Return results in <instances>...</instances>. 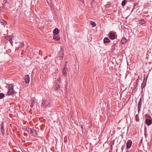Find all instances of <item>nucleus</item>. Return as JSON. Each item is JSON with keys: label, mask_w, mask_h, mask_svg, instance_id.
<instances>
[{"label": "nucleus", "mask_w": 152, "mask_h": 152, "mask_svg": "<svg viewBox=\"0 0 152 152\" xmlns=\"http://www.w3.org/2000/svg\"><path fill=\"white\" fill-rule=\"evenodd\" d=\"M14 36L13 35L11 36H6L5 38L7 40H9L11 44H12L13 42L12 41V39H13V37Z\"/></svg>", "instance_id": "nucleus-4"}, {"label": "nucleus", "mask_w": 152, "mask_h": 152, "mask_svg": "<svg viewBox=\"0 0 152 152\" xmlns=\"http://www.w3.org/2000/svg\"><path fill=\"white\" fill-rule=\"evenodd\" d=\"M145 135H146V134H145Z\"/></svg>", "instance_id": "nucleus-38"}, {"label": "nucleus", "mask_w": 152, "mask_h": 152, "mask_svg": "<svg viewBox=\"0 0 152 152\" xmlns=\"http://www.w3.org/2000/svg\"><path fill=\"white\" fill-rule=\"evenodd\" d=\"M139 23L143 26H145V22L144 20L143 19H141L139 20Z\"/></svg>", "instance_id": "nucleus-10"}, {"label": "nucleus", "mask_w": 152, "mask_h": 152, "mask_svg": "<svg viewBox=\"0 0 152 152\" xmlns=\"http://www.w3.org/2000/svg\"><path fill=\"white\" fill-rule=\"evenodd\" d=\"M59 31L58 28H55L53 31V33L54 34H59Z\"/></svg>", "instance_id": "nucleus-12"}, {"label": "nucleus", "mask_w": 152, "mask_h": 152, "mask_svg": "<svg viewBox=\"0 0 152 152\" xmlns=\"http://www.w3.org/2000/svg\"><path fill=\"white\" fill-rule=\"evenodd\" d=\"M107 115L108 116V118H110V117H111V115L110 114V112H107Z\"/></svg>", "instance_id": "nucleus-27"}, {"label": "nucleus", "mask_w": 152, "mask_h": 152, "mask_svg": "<svg viewBox=\"0 0 152 152\" xmlns=\"http://www.w3.org/2000/svg\"><path fill=\"white\" fill-rule=\"evenodd\" d=\"M145 135H146V134H145Z\"/></svg>", "instance_id": "nucleus-39"}, {"label": "nucleus", "mask_w": 152, "mask_h": 152, "mask_svg": "<svg viewBox=\"0 0 152 152\" xmlns=\"http://www.w3.org/2000/svg\"><path fill=\"white\" fill-rule=\"evenodd\" d=\"M123 148H123V146L121 148V150L123 151Z\"/></svg>", "instance_id": "nucleus-32"}, {"label": "nucleus", "mask_w": 152, "mask_h": 152, "mask_svg": "<svg viewBox=\"0 0 152 152\" xmlns=\"http://www.w3.org/2000/svg\"><path fill=\"white\" fill-rule=\"evenodd\" d=\"M32 129H31L29 128H26V130L30 134L32 132Z\"/></svg>", "instance_id": "nucleus-22"}, {"label": "nucleus", "mask_w": 152, "mask_h": 152, "mask_svg": "<svg viewBox=\"0 0 152 152\" xmlns=\"http://www.w3.org/2000/svg\"><path fill=\"white\" fill-rule=\"evenodd\" d=\"M49 6H50V8L51 9V10H53V11L55 10H54V7L53 5V4H51Z\"/></svg>", "instance_id": "nucleus-23"}, {"label": "nucleus", "mask_w": 152, "mask_h": 152, "mask_svg": "<svg viewBox=\"0 0 152 152\" xmlns=\"http://www.w3.org/2000/svg\"><path fill=\"white\" fill-rule=\"evenodd\" d=\"M80 1L82 2L83 1V0H80Z\"/></svg>", "instance_id": "nucleus-33"}, {"label": "nucleus", "mask_w": 152, "mask_h": 152, "mask_svg": "<svg viewBox=\"0 0 152 152\" xmlns=\"http://www.w3.org/2000/svg\"><path fill=\"white\" fill-rule=\"evenodd\" d=\"M59 57L61 58H63L64 55V53L62 51H60L59 52Z\"/></svg>", "instance_id": "nucleus-19"}, {"label": "nucleus", "mask_w": 152, "mask_h": 152, "mask_svg": "<svg viewBox=\"0 0 152 152\" xmlns=\"http://www.w3.org/2000/svg\"><path fill=\"white\" fill-rule=\"evenodd\" d=\"M42 105L43 108H47L50 106V102L49 100L43 99Z\"/></svg>", "instance_id": "nucleus-1"}, {"label": "nucleus", "mask_w": 152, "mask_h": 152, "mask_svg": "<svg viewBox=\"0 0 152 152\" xmlns=\"http://www.w3.org/2000/svg\"><path fill=\"white\" fill-rule=\"evenodd\" d=\"M127 40L126 38L123 37L121 40V42L122 44L125 45L127 42Z\"/></svg>", "instance_id": "nucleus-9"}, {"label": "nucleus", "mask_w": 152, "mask_h": 152, "mask_svg": "<svg viewBox=\"0 0 152 152\" xmlns=\"http://www.w3.org/2000/svg\"><path fill=\"white\" fill-rule=\"evenodd\" d=\"M4 96V94L3 93H0V99H2Z\"/></svg>", "instance_id": "nucleus-25"}, {"label": "nucleus", "mask_w": 152, "mask_h": 152, "mask_svg": "<svg viewBox=\"0 0 152 152\" xmlns=\"http://www.w3.org/2000/svg\"><path fill=\"white\" fill-rule=\"evenodd\" d=\"M95 0H92V1H93H93H94Z\"/></svg>", "instance_id": "nucleus-34"}, {"label": "nucleus", "mask_w": 152, "mask_h": 152, "mask_svg": "<svg viewBox=\"0 0 152 152\" xmlns=\"http://www.w3.org/2000/svg\"><path fill=\"white\" fill-rule=\"evenodd\" d=\"M60 79H58L57 80V83H58V84H59V83H60Z\"/></svg>", "instance_id": "nucleus-29"}, {"label": "nucleus", "mask_w": 152, "mask_h": 152, "mask_svg": "<svg viewBox=\"0 0 152 152\" xmlns=\"http://www.w3.org/2000/svg\"><path fill=\"white\" fill-rule=\"evenodd\" d=\"M47 2L49 5H50L51 4H52V2H51V0H47Z\"/></svg>", "instance_id": "nucleus-26"}, {"label": "nucleus", "mask_w": 152, "mask_h": 152, "mask_svg": "<svg viewBox=\"0 0 152 152\" xmlns=\"http://www.w3.org/2000/svg\"><path fill=\"white\" fill-rule=\"evenodd\" d=\"M66 69L67 68H66L64 67L62 70L63 75L65 76H66L67 75V73L66 71Z\"/></svg>", "instance_id": "nucleus-15"}, {"label": "nucleus", "mask_w": 152, "mask_h": 152, "mask_svg": "<svg viewBox=\"0 0 152 152\" xmlns=\"http://www.w3.org/2000/svg\"><path fill=\"white\" fill-rule=\"evenodd\" d=\"M34 101H31V105H30V106H31V107H33V106H34Z\"/></svg>", "instance_id": "nucleus-28"}, {"label": "nucleus", "mask_w": 152, "mask_h": 152, "mask_svg": "<svg viewBox=\"0 0 152 152\" xmlns=\"http://www.w3.org/2000/svg\"><path fill=\"white\" fill-rule=\"evenodd\" d=\"M53 39L57 41H58L59 40L60 38L57 35H56V34H54L53 36Z\"/></svg>", "instance_id": "nucleus-16"}, {"label": "nucleus", "mask_w": 152, "mask_h": 152, "mask_svg": "<svg viewBox=\"0 0 152 152\" xmlns=\"http://www.w3.org/2000/svg\"><path fill=\"white\" fill-rule=\"evenodd\" d=\"M46 0L47 1V0Z\"/></svg>", "instance_id": "nucleus-41"}, {"label": "nucleus", "mask_w": 152, "mask_h": 152, "mask_svg": "<svg viewBox=\"0 0 152 152\" xmlns=\"http://www.w3.org/2000/svg\"><path fill=\"white\" fill-rule=\"evenodd\" d=\"M58 87H56V90H58V87L59 86V84L58 85Z\"/></svg>", "instance_id": "nucleus-30"}, {"label": "nucleus", "mask_w": 152, "mask_h": 152, "mask_svg": "<svg viewBox=\"0 0 152 152\" xmlns=\"http://www.w3.org/2000/svg\"><path fill=\"white\" fill-rule=\"evenodd\" d=\"M126 0H123L122 2V3H121L122 5V6H125L126 4Z\"/></svg>", "instance_id": "nucleus-24"}, {"label": "nucleus", "mask_w": 152, "mask_h": 152, "mask_svg": "<svg viewBox=\"0 0 152 152\" xmlns=\"http://www.w3.org/2000/svg\"><path fill=\"white\" fill-rule=\"evenodd\" d=\"M132 142L131 140H129L126 143V147L128 148H130L132 145Z\"/></svg>", "instance_id": "nucleus-7"}, {"label": "nucleus", "mask_w": 152, "mask_h": 152, "mask_svg": "<svg viewBox=\"0 0 152 152\" xmlns=\"http://www.w3.org/2000/svg\"><path fill=\"white\" fill-rule=\"evenodd\" d=\"M90 23L93 27H95L96 25L94 21H91L90 22Z\"/></svg>", "instance_id": "nucleus-21"}, {"label": "nucleus", "mask_w": 152, "mask_h": 152, "mask_svg": "<svg viewBox=\"0 0 152 152\" xmlns=\"http://www.w3.org/2000/svg\"><path fill=\"white\" fill-rule=\"evenodd\" d=\"M110 104H107V110L108 112H110Z\"/></svg>", "instance_id": "nucleus-20"}, {"label": "nucleus", "mask_w": 152, "mask_h": 152, "mask_svg": "<svg viewBox=\"0 0 152 152\" xmlns=\"http://www.w3.org/2000/svg\"><path fill=\"white\" fill-rule=\"evenodd\" d=\"M150 119L148 118V119H146L145 120V124L148 126H149L151 125L152 124V119L151 117L150 116Z\"/></svg>", "instance_id": "nucleus-5"}, {"label": "nucleus", "mask_w": 152, "mask_h": 152, "mask_svg": "<svg viewBox=\"0 0 152 152\" xmlns=\"http://www.w3.org/2000/svg\"><path fill=\"white\" fill-rule=\"evenodd\" d=\"M142 99L140 98L139 100V102L138 105V112H139V111L140 110V108H141V104H142Z\"/></svg>", "instance_id": "nucleus-8"}, {"label": "nucleus", "mask_w": 152, "mask_h": 152, "mask_svg": "<svg viewBox=\"0 0 152 152\" xmlns=\"http://www.w3.org/2000/svg\"><path fill=\"white\" fill-rule=\"evenodd\" d=\"M37 130H35L34 129H32V132L31 133V134L34 136H36L37 135Z\"/></svg>", "instance_id": "nucleus-13"}, {"label": "nucleus", "mask_w": 152, "mask_h": 152, "mask_svg": "<svg viewBox=\"0 0 152 152\" xmlns=\"http://www.w3.org/2000/svg\"><path fill=\"white\" fill-rule=\"evenodd\" d=\"M137 120V119L136 118V121H138Z\"/></svg>", "instance_id": "nucleus-35"}, {"label": "nucleus", "mask_w": 152, "mask_h": 152, "mask_svg": "<svg viewBox=\"0 0 152 152\" xmlns=\"http://www.w3.org/2000/svg\"><path fill=\"white\" fill-rule=\"evenodd\" d=\"M137 120V119L136 118V121H138Z\"/></svg>", "instance_id": "nucleus-36"}, {"label": "nucleus", "mask_w": 152, "mask_h": 152, "mask_svg": "<svg viewBox=\"0 0 152 152\" xmlns=\"http://www.w3.org/2000/svg\"><path fill=\"white\" fill-rule=\"evenodd\" d=\"M0 22L4 25H5L7 24V21L4 20L2 19L0 20Z\"/></svg>", "instance_id": "nucleus-18"}, {"label": "nucleus", "mask_w": 152, "mask_h": 152, "mask_svg": "<svg viewBox=\"0 0 152 152\" xmlns=\"http://www.w3.org/2000/svg\"><path fill=\"white\" fill-rule=\"evenodd\" d=\"M24 80H25V82L28 83L29 82L30 78L29 76L28 75H25L24 77Z\"/></svg>", "instance_id": "nucleus-6"}, {"label": "nucleus", "mask_w": 152, "mask_h": 152, "mask_svg": "<svg viewBox=\"0 0 152 152\" xmlns=\"http://www.w3.org/2000/svg\"><path fill=\"white\" fill-rule=\"evenodd\" d=\"M3 9V7H0V10H2Z\"/></svg>", "instance_id": "nucleus-31"}, {"label": "nucleus", "mask_w": 152, "mask_h": 152, "mask_svg": "<svg viewBox=\"0 0 152 152\" xmlns=\"http://www.w3.org/2000/svg\"><path fill=\"white\" fill-rule=\"evenodd\" d=\"M1 132L2 135L3 136L4 135V126H3V123H2L1 124Z\"/></svg>", "instance_id": "nucleus-14"}, {"label": "nucleus", "mask_w": 152, "mask_h": 152, "mask_svg": "<svg viewBox=\"0 0 152 152\" xmlns=\"http://www.w3.org/2000/svg\"><path fill=\"white\" fill-rule=\"evenodd\" d=\"M110 42V40L108 37H105L104 39V43H108Z\"/></svg>", "instance_id": "nucleus-11"}, {"label": "nucleus", "mask_w": 152, "mask_h": 152, "mask_svg": "<svg viewBox=\"0 0 152 152\" xmlns=\"http://www.w3.org/2000/svg\"><path fill=\"white\" fill-rule=\"evenodd\" d=\"M8 91L7 94L9 95H12L14 94V91L13 88V86L12 84H10L8 88Z\"/></svg>", "instance_id": "nucleus-2"}, {"label": "nucleus", "mask_w": 152, "mask_h": 152, "mask_svg": "<svg viewBox=\"0 0 152 152\" xmlns=\"http://www.w3.org/2000/svg\"><path fill=\"white\" fill-rule=\"evenodd\" d=\"M145 80V79H144L142 83L141 84V88L142 89L143 88H144L145 86L146 81L144 83V81Z\"/></svg>", "instance_id": "nucleus-17"}, {"label": "nucleus", "mask_w": 152, "mask_h": 152, "mask_svg": "<svg viewBox=\"0 0 152 152\" xmlns=\"http://www.w3.org/2000/svg\"><path fill=\"white\" fill-rule=\"evenodd\" d=\"M114 142H113V144H114Z\"/></svg>", "instance_id": "nucleus-40"}, {"label": "nucleus", "mask_w": 152, "mask_h": 152, "mask_svg": "<svg viewBox=\"0 0 152 152\" xmlns=\"http://www.w3.org/2000/svg\"><path fill=\"white\" fill-rule=\"evenodd\" d=\"M126 152H129V151H126Z\"/></svg>", "instance_id": "nucleus-37"}, {"label": "nucleus", "mask_w": 152, "mask_h": 152, "mask_svg": "<svg viewBox=\"0 0 152 152\" xmlns=\"http://www.w3.org/2000/svg\"><path fill=\"white\" fill-rule=\"evenodd\" d=\"M108 37L111 39H114L116 38L117 35H115L114 33L110 32L108 34Z\"/></svg>", "instance_id": "nucleus-3"}]
</instances>
